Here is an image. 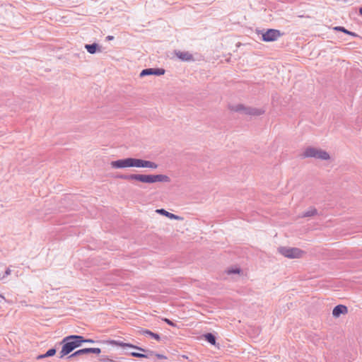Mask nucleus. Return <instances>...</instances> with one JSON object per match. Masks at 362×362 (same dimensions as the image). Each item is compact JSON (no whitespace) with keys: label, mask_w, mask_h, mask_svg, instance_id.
Segmentation results:
<instances>
[{"label":"nucleus","mask_w":362,"mask_h":362,"mask_svg":"<svg viewBox=\"0 0 362 362\" xmlns=\"http://www.w3.org/2000/svg\"><path fill=\"white\" fill-rule=\"evenodd\" d=\"M117 178L129 180V181H139L143 183H154L160 182H170V178L165 175H145V174H129V175H119L116 176Z\"/></svg>","instance_id":"obj_1"},{"label":"nucleus","mask_w":362,"mask_h":362,"mask_svg":"<svg viewBox=\"0 0 362 362\" xmlns=\"http://www.w3.org/2000/svg\"><path fill=\"white\" fill-rule=\"evenodd\" d=\"M83 343V337L81 335H69L63 339L61 344H63L62 351L59 353V358L68 355L76 348L79 347Z\"/></svg>","instance_id":"obj_2"},{"label":"nucleus","mask_w":362,"mask_h":362,"mask_svg":"<svg viewBox=\"0 0 362 362\" xmlns=\"http://www.w3.org/2000/svg\"><path fill=\"white\" fill-rule=\"evenodd\" d=\"M302 157L314 158L322 160H327L330 158L329 154L324 150L318 149L314 147H308L302 154Z\"/></svg>","instance_id":"obj_3"},{"label":"nucleus","mask_w":362,"mask_h":362,"mask_svg":"<svg viewBox=\"0 0 362 362\" xmlns=\"http://www.w3.org/2000/svg\"><path fill=\"white\" fill-rule=\"evenodd\" d=\"M230 110L234 112H240L247 115L259 116L262 115L264 111L261 109L246 107L242 104H238L230 107Z\"/></svg>","instance_id":"obj_4"},{"label":"nucleus","mask_w":362,"mask_h":362,"mask_svg":"<svg viewBox=\"0 0 362 362\" xmlns=\"http://www.w3.org/2000/svg\"><path fill=\"white\" fill-rule=\"evenodd\" d=\"M110 165L112 168L115 169L137 168V158H127L124 159L113 160L110 163Z\"/></svg>","instance_id":"obj_5"},{"label":"nucleus","mask_w":362,"mask_h":362,"mask_svg":"<svg viewBox=\"0 0 362 362\" xmlns=\"http://www.w3.org/2000/svg\"><path fill=\"white\" fill-rule=\"evenodd\" d=\"M278 250L283 256L290 258H300L304 254V252L297 247H280Z\"/></svg>","instance_id":"obj_6"},{"label":"nucleus","mask_w":362,"mask_h":362,"mask_svg":"<svg viewBox=\"0 0 362 362\" xmlns=\"http://www.w3.org/2000/svg\"><path fill=\"white\" fill-rule=\"evenodd\" d=\"M281 35V32L276 29H269L262 34V40L264 42H273Z\"/></svg>","instance_id":"obj_7"},{"label":"nucleus","mask_w":362,"mask_h":362,"mask_svg":"<svg viewBox=\"0 0 362 362\" xmlns=\"http://www.w3.org/2000/svg\"><path fill=\"white\" fill-rule=\"evenodd\" d=\"M100 352H101V350L100 348H85V349H79V350L75 351L74 354L69 356L67 357V358H71L74 356H78L90 354V353L99 354H100Z\"/></svg>","instance_id":"obj_8"},{"label":"nucleus","mask_w":362,"mask_h":362,"mask_svg":"<svg viewBox=\"0 0 362 362\" xmlns=\"http://www.w3.org/2000/svg\"><path fill=\"white\" fill-rule=\"evenodd\" d=\"M109 344H112V345H117V346H121V347L132 348V349L141 351L142 352L147 351L146 349H145L144 348H141L140 346H138L129 344V343H124V342L120 341L111 340V341H109Z\"/></svg>","instance_id":"obj_9"},{"label":"nucleus","mask_w":362,"mask_h":362,"mask_svg":"<svg viewBox=\"0 0 362 362\" xmlns=\"http://www.w3.org/2000/svg\"><path fill=\"white\" fill-rule=\"evenodd\" d=\"M158 165L153 161L137 158V168L156 169Z\"/></svg>","instance_id":"obj_10"},{"label":"nucleus","mask_w":362,"mask_h":362,"mask_svg":"<svg viewBox=\"0 0 362 362\" xmlns=\"http://www.w3.org/2000/svg\"><path fill=\"white\" fill-rule=\"evenodd\" d=\"M348 312L347 307L344 305L335 306L332 310V315L335 317H339L341 314H346Z\"/></svg>","instance_id":"obj_11"},{"label":"nucleus","mask_w":362,"mask_h":362,"mask_svg":"<svg viewBox=\"0 0 362 362\" xmlns=\"http://www.w3.org/2000/svg\"><path fill=\"white\" fill-rule=\"evenodd\" d=\"M175 55L183 62L193 60V56L189 52L175 51Z\"/></svg>","instance_id":"obj_12"},{"label":"nucleus","mask_w":362,"mask_h":362,"mask_svg":"<svg viewBox=\"0 0 362 362\" xmlns=\"http://www.w3.org/2000/svg\"><path fill=\"white\" fill-rule=\"evenodd\" d=\"M156 212L158 214H162L170 219H174V220H182V217L177 216L174 214L170 213V212L165 211L164 209H157Z\"/></svg>","instance_id":"obj_13"},{"label":"nucleus","mask_w":362,"mask_h":362,"mask_svg":"<svg viewBox=\"0 0 362 362\" xmlns=\"http://www.w3.org/2000/svg\"><path fill=\"white\" fill-rule=\"evenodd\" d=\"M85 48L87 52L91 54L96 53L97 52H101L100 47L97 43L86 44Z\"/></svg>","instance_id":"obj_14"},{"label":"nucleus","mask_w":362,"mask_h":362,"mask_svg":"<svg viewBox=\"0 0 362 362\" xmlns=\"http://www.w3.org/2000/svg\"><path fill=\"white\" fill-rule=\"evenodd\" d=\"M317 214V210L315 207H310L307 211L302 213L299 217L300 218H305V217H310L314 216Z\"/></svg>","instance_id":"obj_15"},{"label":"nucleus","mask_w":362,"mask_h":362,"mask_svg":"<svg viewBox=\"0 0 362 362\" xmlns=\"http://www.w3.org/2000/svg\"><path fill=\"white\" fill-rule=\"evenodd\" d=\"M140 333L143 335H148V336H150L152 338L155 339L157 341H160V337L158 334L157 333H154L148 329H141L140 331Z\"/></svg>","instance_id":"obj_16"},{"label":"nucleus","mask_w":362,"mask_h":362,"mask_svg":"<svg viewBox=\"0 0 362 362\" xmlns=\"http://www.w3.org/2000/svg\"><path fill=\"white\" fill-rule=\"evenodd\" d=\"M205 339L212 345L216 344V337L211 333H207L204 335Z\"/></svg>","instance_id":"obj_17"},{"label":"nucleus","mask_w":362,"mask_h":362,"mask_svg":"<svg viewBox=\"0 0 362 362\" xmlns=\"http://www.w3.org/2000/svg\"><path fill=\"white\" fill-rule=\"evenodd\" d=\"M334 30H337V31L343 32V33H344L346 34H348V35H352V36H357V35L356 33H354L353 32H351V31L346 30L345 28L341 27V26L334 27Z\"/></svg>","instance_id":"obj_18"},{"label":"nucleus","mask_w":362,"mask_h":362,"mask_svg":"<svg viewBox=\"0 0 362 362\" xmlns=\"http://www.w3.org/2000/svg\"><path fill=\"white\" fill-rule=\"evenodd\" d=\"M153 75L152 68L143 69L140 73V77Z\"/></svg>","instance_id":"obj_19"},{"label":"nucleus","mask_w":362,"mask_h":362,"mask_svg":"<svg viewBox=\"0 0 362 362\" xmlns=\"http://www.w3.org/2000/svg\"><path fill=\"white\" fill-rule=\"evenodd\" d=\"M153 75L161 76L165 74V69L160 68H152Z\"/></svg>","instance_id":"obj_20"},{"label":"nucleus","mask_w":362,"mask_h":362,"mask_svg":"<svg viewBox=\"0 0 362 362\" xmlns=\"http://www.w3.org/2000/svg\"><path fill=\"white\" fill-rule=\"evenodd\" d=\"M130 355L132 356H134V357H136V358H148V355L146 354H141V353H138V352H131L130 353Z\"/></svg>","instance_id":"obj_21"},{"label":"nucleus","mask_w":362,"mask_h":362,"mask_svg":"<svg viewBox=\"0 0 362 362\" xmlns=\"http://www.w3.org/2000/svg\"><path fill=\"white\" fill-rule=\"evenodd\" d=\"M56 351H57L56 349H54V348L50 349L45 354V356H47V357L52 356L56 354Z\"/></svg>","instance_id":"obj_22"},{"label":"nucleus","mask_w":362,"mask_h":362,"mask_svg":"<svg viewBox=\"0 0 362 362\" xmlns=\"http://www.w3.org/2000/svg\"><path fill=\"white\" fill-rule=\"evenodd\" d=\"M100 361L103 362H117L113 359L110 358L107 356H102L100 358Z\"/></svg>","instance_id":"obj_23"},{"label":"nucleus","mask_w":362,"mask_h":362,"mask_svg":"<svg viewBox=\"0 0 362 362\" xmlns=\"http://www.w3.org/2000/svg\"><path fill=\"white\" fill-rule=\"evenodd\" d=\"M240 272L239 269H230L228 270V274H239Z\"/></svg>","instance_id":"obj_24"},{"label":"nucleus","mask_w":362,"mask_h":362,"mask_svg":"<svg viewBox=\"0 0 362 362\" xmlns=\"http://www.w3.org/2000/svg\"><path fill=\"white\" fill-rule=\"evenodd\" d=\"M83 343H90V344H94L95 343V341L93 339H85L83 337Z\"/></svg>","instance_id":"obj_25"},{"label":"nucleus","mask_w":362,"mask_h":362,"mask_svg":"<svg viewBox=\"0 0 362 362\" xmlns=\"http://www.w3.org/2000/svg\"><path fill=\"white\" fill-rule=\"evenodd\" d=\"M168 325H170V326H175V324L171 321L168 318H165L163 320Z\"/></svg>","instance_id":"obj_26"},{"label":"nucleus","mask_w":362,"mask_h":362,"mask_svg":"<svg viewBox=\"0 0 362 362\" xmlns=\"http://www.w3.org/2000/svg\"><path fill=\"white\" fill-rule=\"evenodd\" d=\"M155 355L158 358H160V359H165L166 358V357L163 354H156Z\"/></svg>","instance_id":"obj_27"},{"label":"nucleus","mask_w":362,"mask_h":362,"mask_svg":"<svg viewBox=\"0 0 362 362\" xmlns=\"http://www.w3.org/2000/svg\"><path fill=\"white\" fill-rule=\"evenodd\" d=\"M47 356H45V354H41L37 356V359H42L46 358Z\"/></svg>","instance_id":"obj_28"},{"label":"nucleus","mask_w":362,"mask_h":362,"mask_svg":"<svg viewBox=\"0 0 362 362\" xmlns=\"http://www.w3.org/2000/svg\"><path fill=\"white\" fill-rule=\"evenodd\" d=\"M114 39V37L112 35H108L106 37V40L110 41Z\"/></svg>","instance_id":"obj_29"},{"label":"nucleus","mask_w":362,"mask_h":362,"mask_svg":"<svg viewBox=\"0 0 362 362\" xmlns=\"http://www.w3.org/2000/svg\"><path fill=\"white\" fill-rule=\"evenodd\" d=\"M11 274V269H7L6 270V275H8V274Z\"/></svg>","instance_id":"obj_30"},{"label":"nucleus","mask_w":362,"mask_h":362,"mask_svg":"<svg viewBox=\"0 0 362 362\" xmlns=\"http://www.w3.org/2000/svg\"><path fill=\"white\" fill-rule=\"evenodd\" d=\"M359 14L362 16V7L359 8Z\"/></svg>","instance_id":"obj_31"}]
</instances>
